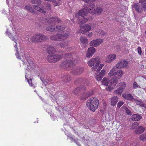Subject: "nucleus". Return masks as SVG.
Segmentation results:
<instances>
[{
	"label": "nucleus",
	"instance_id": "1",
	"mask_svg": "<svg viewBox=\"0 0 146 146\" xmlns=\"http://www.w3.org/2000/svg\"><path fill=\"white\" fill-rule=\"evenodd\" d=\"M103 11L102 8L95 3H91L90 4L88 8H85L80 10L76 14V16L78 17L80 25L86 23L88 21L89 18L87 17L88 12L91 14L97 15L101 14Z\"/></svg>",
	"mask_w": 146,
	"mask_h": 146
},
{
	"label": "nucleus",
	"instance_id": "2",
	"mask_svg": "<svg viewBox=\"0 0 146 146\" xmlns=\"http://www.w3.org/2000/svg\"><path fill=\"white\" fill-rule=\"evenodd\" d=\"M14 47L15 48V50L16 51V53L15 54V55L17 58L22 60L23 64H26L25 63H27L25 61V60L29 64V65H27L28 69L30 70L31 69V68H33L34 64L32 61H31L29 58V55H26V54H27L25 48H20V53H19V51H17V43L15 41V44H13Z\"/></svg>",
	"mask_w": 146,
	"mask_h": 146
},
{
	"label": "nucleus",
	"instance_id": "3",
	"mask_svg": "<svg viewBox=\"0 0 146 146\" xmlns=\"http://www.w3.org/2000/svg\"><path fill=\"white\" fill-rule=\"evenodd\" d=\"M65 60L61 64V67L65 69L66 70H68L71 68V66L75 65L77 63V60L75 58H73L72 54L70 53H68L64 55Z\"/></svg>",
	"mask_w": 146,
	"mask_h": 146
},
{
	"label": "nucleus",
	"instance_id": "4",
	"mask_svg": "<svg viewBox=\"0 0 146 146\" xmlns=\"http://www.w3.org/2000/svg\"><path fill=\"white\" fill-rule=\"evenodd\" d=\"M68 33H65L64 32H61V34L58 33L56 35H52L50 36L52 40L58 41H63L60 44V46L62 48H65L67 46L68 44V41L66 40L68 36Z\"/></svg>",
	"mask_w": 146,
	"mask_h": 146
},
{
	"label": "nucleus",
	"instance_id": "5",
	"mask_svg": "<svg viewBox=\"0 0 146 146\" xmlns=\"http://www.w3.org/2000/svg\"><path fill=\"white\" fill-rule=\"evenodd\" d=\"M45 47L47 48V52L49 54L47 56V59L49 62L55 63L61 58V56L53 54L56 52L54 48L48 45L46 46Z\"/></svg>",
	"mask_w": 146,
	"mask_h": 146
},
{
	"label": "nucleus",
	"instance_id": "6",
	"mask_svg": "<svg viewBox=\"0 0 146 146\" xmlns=\"http://www.w3.org/2000/svg\"><path fill=\"white\" fill-rule=\"evenodd\" d=\"M99 104V100L97 98H92L88 101L86 105L90 110L94 112L98 108Z\"/></svg>",
	"mask_w": 146,
	"mask_h": 146
},
{
	"label": "nucleus",
	"instance_id": "7",
	"mask_svg": "<svg viewBox=\"0 0 146 146\" xmlns=\"http://www.w3.org/2000/svg\"><path fill=\"white\" fill-rule=\"evenodd\" d=\"M102 84L105 86H108L106 89L107 90L110 91L112 90L117 84V81L114 79L108 80L104 78L102 81Z\"/></svg>",
	"mask_w": 146,
	"mask_h": 146
},
{
	"label": "nucleus",
	"instance_id": "8",
	"mask_svg": "<svg viewBox=\"0 0 146 146\" xmlns=\"http://www.w3.org/2000/svg\"><path fill=\"white\" fill-rule=\"evenodd\" d=\"M116 68L113 67L112 69L110 71L108 74V76L109 77L113 76L111 79H114L117 81V79H119L122 76L123 74V72L120 70H119L116 72H115L116 70Z\"/></svg>",
	"mask_w": 146,
	"mask_h": 146
},
{
	"label": "nucleus",
	"instance_id": "9",
	"mask_svg": "<svg viewBox=\"0 0 146 146\" xmlns=\"http://www.w3.org/2000/svg\"><path fill=\"white\" fill-rule=\"evenodd\" d=\"M47 39L46 36L42 34H37L34 35L31 37L32 42H38L41 40H45Z\"/></svg>",
	"mask_w": 146,
	"mask_h": 146
},
{
	"label": "nucleus",
	"instance_id": "10",
	"mask_svg": "<svg viewBox=\"0 0 146 146\" xmlns=\"http://www.w3.org/2000/svg\"><path fill=\"white\" fill-rule=\"evenodd\" d=\"M54 26L51 23L49 25V26L47 27L46 29L48 31H52L58 30L63 31L65 29V27L63 25L57 26L56 28L54 27Z\"/></svg>",
	"mask_w": 146,
	"mask_h": 146
},
{
	"label": "nucleus",
	"instance_id": "11",
	"mask_svg": "<svg viewBox=\"0 0 146 146\" xmlns=\"http://www.w3.org/2000/svg\"><path fill=\"white\" fill-rule=\"evenodd\" d=\"M33 68H31V69L29 70L28 69H26V70L25 71V73H26V75L25 76V79L27 80V81L28 82L29 86L33 88H34L36 87V85H35L33 84H32V77H30L29 78V79L28 78V75H29V74L27 73V70L29 71V70H31L32 69H33Z\"/></svg>",
	"mask_w": 146,
	"mask_h": 146
},
{
	"label": "nucleus",
	"instance_id": "12",
	"mask_svg": "<svg viewBox=\"0 0 146 146\" xmlns=\"http://www.w3.org/2000/svg\"><path fill=\"white\" fill-rule=\"evenodd\" d=\"M128 65V63L126 61L121 60L118 62L115 67L116 68H122L126 67Z\"/></svg>",
	"mask_w": 146,
	"mask_h": 146
},
{
	"label": "nucleus",
	"instance_id": "13",
	"mask_svg": "<svg viewBox=\"0 0 146 146\" xmlns=\"http://www.w3.org/2000/svg\"><path fill=\"white\" fill-rule=\"evenodd\" d=\"M102 42V39H97L91 41L90 43V44L91 46L96 47L101 44Z\"/></svg>",
	"mask_w": 146,
	"mask_h": 146
},
{
	"label": "nucleus",
	"instance_id": "14",
	"mask_svg": "<svg viewBox=\"0 0 146 146\" xmlns=\"http://www.w3.org/2000/svg\"><path fill=\"white\" fill-rule=\"evenodd\" d=\"M83 70L84 69L82 67L74 68L71 70V72L73 74L76 75L81 74Z\"/></svg>",
	"mask_w": 146,
	"mask_h": 146
},
{
	"label": "nucleus",
	"instance_id": "15",
	"mask_svg": "<svg viewBox=\"0 0 146 146\" xmlns=\"http://www.w3.org/2000/svg\"><path fill=\"white\" fill-rule=\"evenodd\" d=\"M68 138L72 142H74L76 143L78 146H81L79 143V141H80L78 140L77 138H74L73 136H72L70 134L67 135Z\"/></svg>",
	"mask_w": 146,
	"mask_h": 146
},
{
	"label": "nucleus",
	"instance_id": "16",
	"mask_svg": "<svg viewBox=\"0 0 146 146\" xmlns=\"http://www.w3.org/2000/svg\"><path fill=\"white\" fill-rule=\"evenodd\" d=\"M96 51V49L94 47H90L88 48L86 53V56L90 58L92 56Z\"/></svg>",
	"mask_w": 146,
	"mask_h": 146
},
{
	"label": "nucleus",
	"instance_id": "17",
	"mask_svg": "<svg viewBox=\"0 0 146 146\" xmlns=\"http://www.w3.org/2000/svg\"><path fill=\"white\" fill-rule=\"evenodd\" d=\"M80 28L81 29L79 33H81L82 34L87 32L89 31L91 29V27L88 24L86 25L82 28L81 27Z\"/></svg>",
	"mask_w": 146,
	"mask_h": 146
},
{
	"label": "nucleus",
	"instance_id": "18",
	"mask_svg": "<svg viewBox=\"0 0 146 146\" xmlns=\"http://www.w3.org/2000/svg\"><path fill=\"white\" fill-rule=\"evenodd\" d=\"M41 6V7H40L38 5H34L33 7L35 9L37 10V11L43 13L44 15H45V14L46 13V12L44 9L43 6H43L42 4Z\"/></svg>",
	"mask_w": 146,
	"mask_h": 146
},
{
	"label": "nucleus",
	"instance_id": "19",
	"mask_svg": "<svg viewBox=\"0 0 146 146\" xmlns=\"http://www.w3.org/2000/svg\"><path fill=\"white\" fill-rule=\"evenodd\" d=\"M133 9H134L137 12L140 13L142 11V7L140 4L138 3H135L132 5Z\"/></svg>",
	"mask_w": 146,
	"mask_h": 146
},
{
	"label": "nucleus",
	"instance_id": "20",
	"mask_svg": "<svg viewBox=\"0 0 146 146\" xmlns=\"http://www.w3.org/2000/svg\"><path fill=\"white\" fill-rule=\"evenodd\" d=\"M116 58V55L115 54H112L108 55L106 58V62L108 63H110L113 61Z\"/></svg>",
	"mask_w": 146,
	"mask_h": 146
},
{
	"label": "nucleus",
	"instance_id": "21",
	"mask_svg": "<svg viewBox=\"0 0 146 146\" xmlns=\"http://www.w3.org/2000/svg\"><path fill=\"white\" fill-rule=\"evenodd\" d=\"M50 20L52 25H54L56 23H60L61 22V20L56 17H52L50 18Z\"/></svg>",
	"mask_w": 146,
	"mask_h": 146
},
{
	"label": "nucleus",
	"instance_id": "22",
	"mask_svg": "<svg viewBox=\"0 0 146 146\" xmlns=\"http://www.w3.org/2000/svg\"><path fill=\"white\" fill-rule=\"evenodd\" d=\"M122 97L125 99L130 101H133L134 100L131 95L130 94H123L122 95Z\"/></svg>",
	"mask_w": 146,
	"mask_h": 146
},
{
	"label": "nucleus",
	"instance_id": "23",
	"mask_svg": "<svg viewBox=\"0 0 146 146\" xmlns=\"http://www.w3.org/2000/svg\"><path fill=\"white\" fill-rule=\"evenodd\" d=\"M145 130V128L142 126H139L135 130L136 134H140L143 132Z\"/></svg>",
	"mask_w": 146,
	"mask_h": 146
},
{
	"label": "nucleus",
	"instance_id": "24",
	"mask_svg": "<svg viewBox=\"0 0 146 146\" xmlns=\"http://www.w3.org/2000/svg\"><path fill=\"white\" fill-rule=\"evenodd\" d=\"M61 78L62 79L63 82H68L70 80V75L67 74L63 75Z\"/></svg>",
	"mask_w": 146,
	"mask_h": 146
},
{
	"label": "nucleus",
	"instance_id": "25",
	"mask_svg": "<svg viewBox=\"0 0 146 146\" xmlns=\"http://www.w3.org/2000/svg\"><path fill=\"white\" fill-rule=\"evenodd\" d=\"M142 118V117L139 114H134L132 116V119L133 121H138Z\"/></svg>",
	"mask_w": 146,
	"mask_h": 146
},
{
	"label": "nucleus",
	"instance_id": "26",
	"mask_svg": "<svg viewBox=\"0 0 146 146\" xmlns=\"http://www.w3.org/2000/svg\"><path fill=\"white\" fill-rule=\"evenodd\" d=\"M86 90V88L84 86H83L81 88H77L75 89L73 91V92L74 94H79L80 91H82V90Z\"/></svg>",
	"mask_w": 146,
	"mask_h": 146
},
{
	"label": "nucleus",
	"instance_id": "27",
	"mask_svg": "<svg viewBox=\"0 0 146 146\" xmlns=\"http://www.w3.org/2000/svg\"><path fill=\"white\" fill-rule=\"evenodd\" d=\"M118 101V98L116 96L113 97L111 98V105L113 106L115 105Z\"/></svg>",
	"mask_w": 146,
	"mask_h": 146
},
{
	"label": "nucleus",
	"instance_id": "28",
	"mask_svg": "<svg viewBox=\"0 0 146 146\" xmlns=\"http://www.w3.org/2000/svg\"><path fill=\"white\" fill-rule=\"evenodd\" d=\"M24 9L25 10H27L30 12L36 14L35 12V10L33 9L31 5L28 4L25 6Z\"/></svg>",
	"mask_w": 146,
	"mask_h": 146
},
{
	"label": "nucleus",
	"instance_id": "29",
	"mask_svg": "<svg viewBox=\"0 0 146 146\" xmlns=\"http://www.w3.org/2000/svg\"><path fill=\"white\" fill-rule=\"evenodd\" d=\"M38 20L40 23L44 25L47 24L48 23V21L47 20V19L44 18L40 17L38 18Z\"/></svg>",
	"mask_w": 146,
	"mask_h": 146
},
{
	"label": "nucleus",
	"instance_id": "30",
	"mask_svg": "<svg viewBox=\"0 0 146 146\" xmlns=\"http://www.w3.org/2000/svg\"><path fill=\"white\" fill-rule=\"evenodd\" d=\"M97 60L95 58L91 59L88 63V65L90 66H92L97 62Z\"/></svg>",
	"mask_w": 146,
	"mask_h": 146
},
{
	"label": "nucleus",
	"instance_id": "31",
	"mask_svg": "<svg viewBox=\"0 0 146 146\" xmlns=\"http://www.w3.org/2000/svg\"><path fill=\"white\" fill-rule=\"evenodd\" d=\"M133 101H135L137 104L139 105L142 106H143L144 104L142 101L141 99H135L134 98V100H133Z\"/></svg>",
	"mask_w": 146,
	"mask_h": 146
},
{
	"label": "nucleus",
	"instance_id": "32",
	"mask_svg": "<svg viewBox=\"0 0 146 146\" xmlns=\"http://www.w3.org/2000/svg\"><path fill=\"white\" fill-rule=\"evenodd\" d=\"M80 41L82 43L86 45L88 42V40L83 37L81 36L80 38Z\"/></svg>",
	"mask_w": 146,
	"mask_h": 146
},
{
	"label": "nucleus",
	"instance_id": "33",
	"mask_svg": "<svg viewBox=\"0 0 146 146\" xmlns=\"http://www.w3.org/2000/svg\"><path fill=\"white\" fill-rule=\"evenodd\" d=\"M5 34L6 35H7L9 38L13 41H14L15 43V41L16 42V40H15V38L13 37H12V35L11 33H9V32L8 31V29L7 28L6 29V31L5 32Z\"/></svg>",
	"mask_w": 146,
	"mask_h": 146
},
{
	"label": "nucleus",
	"instance_id": "34",
	"mask_svg": "<svg viewBox=\"0 0 146 146\" xmlns=\"http://www.w3.org/2000/svg\"><path fill=\"white\" fill-rule=\"evenodd\" d=\"M123 90L121 88H119L118 89L114 91V93L117 95H121L122 93Z\"/></svg>",
	"mask_w": 146,
	"mask_h": 146
},
{
	"label": "nucleus",
	"instance_id": "35",
	"mask_svg": "<svg viewBox=\"0 0 146 146\" xmlns=\"http://www.w3.org/2000/svg\"><path fill=\"white\" fill-rule=\"evenodd\" d=\"M119 85L120 86L119 88H121L123 90L126 86V84L124 82H120L119 83Z\"/></svg>",
	"mask_w": 146,
	"mask_h": 146
},
{
	"label": "nucleus",
	"instance_id": "36",
	"mask_svg": "<svg viewBox=\"0 0 146 146\" xmlns=\"http://www.w3.org/2000/svg\"><path fill=\"white\" fill-rule=\"evenodd\" d=\"M140 140L142 141H145L146 140V132L140 135L139 136Z\"/></svg>",
	"mask_w": 146,
	"mask_h": 146
},
{
	"label": "nucleus",
	"instance_id": "37",
	"mask_svg": "<svg viewBox=\"0 0 146 146\" xmlns=\"http://www.w3.org/2000/svg\"><path fill=\"white\" fill-rule=\"evenodd\" d=\"M44 5L45 8L46 10L50 11L51 10V8L50 4L48 3H45Z\"/></svg>",
	"mask_w": 146,
	"mask_h": 146
},
{
	"label": "nucleus",
	"instance_id": "38",
	"mask_svg": "<svg viewBox=\"0 0 146 146\" xmlns=\"http://www.w3.org/2000/svg\"><path fill=\"white\" fill-rule=\"evenodd\" d=\"M32 3L39 5L41 4V1L40 0H31Z\"/></svg>",
	"mask_w": 146,
	"mask_h": 146
},
{
	"label": "nucleus",
	"instance_id": "39",
	"mask_svg": "<svg viewBox=\"0 0 146 146\" xmlns=\"http://www.w3.org/2000/svg\"><path fill=\"white\" fill-rule=\"evenodd\" d=\"M100 63V61H97L96 62V64L95 65V66H93L92 68V70L93 71H95L97 69L98 66H99V64Z\"/></svg>",
	"mask_w": 146,
	"mask_h": 146
},
{
	"label": "nucleus",
	"instance_id": "40",
	"mask_svg": "<svg viewBox=\"0 0 146 146\" xmlns=\"http://www.w3.org/2000/svg\"><path fill=\"white\" fill-rule=\"evenodd\" d=\"M12 16L11 15L9 14V16L8 17V19L9 21H11L13 24V23L15 22V20L14 19V17H12Z\"/></svg>",
	"mask_w": 146,
	"mask_h": 146
},
{
	"label": "nucleus",
	"instance_id": "41",
	"mask_svg": "<svg viewBox=\"0 0 146 146\" xmlns=\"http://www.w3.org/2000/svg\"><path fill=\"white\" fill-rule=\"evenodd\" d=\"M133 88L134 89L141 88L140 86L137 84V83L135 81L133 82Z\"/></svg>",
	"mask_w": 146,
	"mask_h": 146
},
{
	"label": "nucleus",
	"instance_id": "42",
	"mask_svg": "<svg viewBox=\"0 0 146 146\" xmlns=\"http://www.w3.org/2000/svg\"><path fill=\"white\" fill-rule=\"evenodd\" d=\"M104 66V64H101L100 65L99 67H98L96 71V72L97 73H98L100 70L102 69V68Z\"/></svg>",
	"mask_w": 146,
	"mask_h": 146
},
{
	"label": "nucleus",
	"instance_id": "43",
	"mask_svg": "<svg viewBox=\"0 0 146 146\" xmlns=\"http://www.w3.org/2000/svg\"><path fill=\"white\" fill-rule=\"evenodd\" d=\"M124 102L123 101L119 102L117 104V108H119L123 104Z\"/></svg>",
	"mask_w": 146,
	"mask_h": 146
},
{
	"label": "nucleus",
	"instance_id": "44",
	"mask_svg": "<svg viewBox=\"0 0 146 146\" xmlns=\"http://www.w3.org/2000/svg\"><path fill=\"white\" fill-rule=\"evenodd\" d=\"M105 70L103 69L101 71V72H100L99 75L103 77L105 74Z\"/></svg>",
	"mask_w": 146,
	"mask_h": 146
},
{
	"label": "nucleus",
	"instance_id": "45",
	"mask_svg": "<svg viewBox=\"0 0 146 146\" xmlns=\"http://www.w3.org/2000/svg\"><path fill=\"white\" fill-rule=\"evenodd\" d=\"M139 123L138 122H135L132 125L131 127L132 129H135L136 127H137Z\"/></svg>",
	"mask_w": 146,
	"mask_h": 146
},
{
	"label": "nucleus",
	"instance_id": "46",
	"mask_svg": "<svg viewBox=\"0 0 146 146\" xmlns=\"http://www.w3.org/2000/svg\"><path fill=\"white\" fill-rule=\"evenodd\" d=\"M102 76L99 75H97L96 76V80L98 81H100L102 80Z\"/></svg>",
	"mask_w": 146,
	"mask_h": 146
},
{
	"label": "nucleus",
	"instance_id": "47",
	"mask_svg": "<svg viewBox=\"0 0 146 146\" xmlns=\"http://www.w3.org/2000/svg\"><path fill=\"white\" fill-rule=\"evenodd\" d=\"M137 52L139 55H141L142 54V50L141 48L140 47H138Z\"/></svg>",
	"mask_w": 146,
	"mask_h": 146
},
{
	"label": "nucleus",
	"instance_id": "48",
	"mask_svg": "<svg viewBox=\"0 0 146 146\" xmlns=\"http://www.w3.org/2000/svg\"><path fill=\"white\" fill-rule=\"evenodd\" d=\"M41 81L43 82L44 83V84L46 85L45 83H47L49 82L50 81V80L48 79V80H43L41 78H40Z\"/></svg>",
	"mask_w": 146,
	"mask_h": 146
},
{
	"label": "nucleus",
	"instance_id": "49",
	"mask_svg": "<svg viewBox=\"0 0 146 146\" xmlns=\"http://www.w3.org/2000/svg\"><path fill=\"white\" fill-rule=\"evenodd\" d=\"M126 113L128 115H131V111L129 110L128 109L126 108L125 110Z\"/></svg>",
	"mask_w": 146,
	"mask_h": 146
},
{
	"label": "nucleus",
	"instance_id": "50",
	"mask_svg": "<svg viewBox=\"0 0 146 146\" xmlns=\"http://www.w3.org/2000/svg\"><path fill=\"white\" fill-rule=\"evenodd\" d=\"M141 3L144 9L146 10V1Z\"/></svg>",
	"mask_w": 146,
	"mask_h": 146
},
{
	"label": "nucleus",
	"instance_id": "51",
	"mask_svg": "<svg viewBox=\"0 0 146 146\" xmlns=\"http://www.w3.org/2000/svg\"><path fill=\"white\" fill-rule=\"evenodd\" d=\"M50 116L51 117H52V119L54 121L56 119V117L54 115V114H51L50 115Z\"/></svg>",
	"mask_w": 146,
	"mask_h": 146
},
{
	"label": "nucleus",
	"instance_id": "52",
	"mask_svg": "<svg viewBox=\"0 0 146 146\" xmlns=\"http://www.w3.org/2000/svg\"><path fill=\"white\" fill-rule=\"evenodd\" d=\"M95 1V0H84V1L85 2H86L87 3H90L91 1Z\"/></svg>",
	"mask_w": 146,
	"mask_h": 146
},
{
	"label": "nucleus",
	"instance_id": "53",
	"mask_svg": "<svg viewBox=\"0 0 146 146\" xmlns=\"http://www.w3.org/2000/svg\"><path fill=\"white\" fill-rule=\"evenodd\" d=\"M83 94V96L81 98L82 99H85L86 97V96H85V93H84Z\"/></svg>",
	"mask_w": 146,
	"mask_h": 146
},
{
	"label": "nucleus",
	"instance_id": "54",
	"mask_svg": "<svg viewBox=\"0 0 146 146\" xmlns=\"http://www.w3.org/2000/svg\"><path fill=\"white\" fill-rule=\"evenodd\" d=\"M146 0H139V2L140 3H143V2H146Z\"/></svg>",
	"mask_w": 146,
	"mask_h": 146
},
{
	"label": "nucleus",
	"instance_id": "55",
	"mask_svg": "<svg viewBox=\"0 0 146 146\" xmlns=\"http://www.w3.org/2000/svg\"><path fill=\"white\" fill-rule=\"evenodd\" d=\"M92 35V33L91 32L89 33L88 35V36L89 37H91Z\"/></svg>",
	"mask_w": 146,
	"mask_h": 146
},
{
	"label": "nucleus",
	"instance_id": "56",
	"mask_svg": "<svg viewBox=\"0 0 146 146\" xmlns=\"http://www.w3.org/2000/svg\"><path fill=\"white\" fill-rule=\"evenodd\" d=\"M120 48H117V51H119V50H120Z\"/></svg>",
	"mask_w": 146,
	"mask_h": 146
},
{
	"label": "nucleus",
	"instance_id": "57",
	"mask_svg": "<svg viewBox=\"0 0 146 146\" xmlns=\"http://www.w3.org/2000/svg\"><path fill=\"white\" fill-rule=\"evenodd\" d=\"M8 0H7V3L8 5Z\"/></svg>",
	"mask_w": 146,
	"mask_h": 146
},
{
	"label": "nucleus",
	"instance_id": "58",
	"mask_svg": "<svg viewBox=\"0 0 146 146\" xmlns=\"http://www.w3.org/2000/svg\"><path fill=\"white\" fill-rule=\"evenodd\" d=\"M39 26L40 27V24H39V25H38V26Z\"/></svg>",
	"mask_w": 146,
	"mask_h": 146
},
{
	"label": "nucleus",
	"instance_id": "59",
	"mask_svg": "<svg viewBox=\"0 0 146 146\" xmlns=\"http://www.w3.org/2000/svg\"><path fill=\"white\" fill-rule=\"evenodd\" d=\"M36 90H34V91H35V92H36Z\"/></svg>",
	"mask_w": 146,
	"mask_h": 146
}]
</instances>
